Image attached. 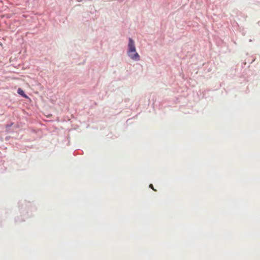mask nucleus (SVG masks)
<instances>
[{
    "label": "nucleus",
    "mask_w": 260,
    "mask_h": 260,
    "mask_svg": "<svg viewBox=\"0 0 260 260\" xmlns=\"http://www.w3.org/2000/svg\"><path fill=\"white\" fill-rule=\"evenodd\" d=\"M149 187L151 188V189H152L153 190L156 191V189H155L154 188L153 186V185L152 184H150L149 185Z\"/></svg>",
    "instance_id": "obj_3"
},
{
    "label": "nucleus",
    "mask_w": 260,
    "mask_h": 260,
    "mask_svg": "<svg viewBox=\"0 0 260 260\" xmlns=\"http://www.w3.org/2000/svg\"><path fill=\"white\" fill-rule=\"evenodd\" d=\"M18 93L22 95L23 96L26 97V95L24 94V91L22 89H19L18 90Z\"/></svg>",
    "instance_id": "obj_2"
},
{
    "label": "nucleus",
    "mask_w": 260,
    "mask_h": 260,
    "mask_svg": "<svg viewBox=\"0 0 260 260\" xmlns=\"http://www.w3.org/2000/svg\"><path fill=\"white\" fill-rule=\"evenodd\" d=\"M127 54L128 56L134 60L138 61L140 60V55L136 52L135 42L131 38H129Z\"/></svg>",
    "instance_id": "obj_1"
}]
</instances>
